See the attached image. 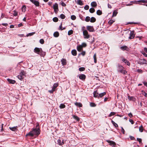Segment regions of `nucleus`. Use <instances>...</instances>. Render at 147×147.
Masks as SVG:
<instances>
[{"label": "nucleus", "mask_w": 147, "mask_h": 147, "mask_svg": "<svg viewBox=\"0 0 147 147\" xmlns=\"http://www.w3.org/2000/svg\"><path fill=\"white\" fill-rule=\"evenodd\" d=\"M77 3L80 5H83V3L81 1V0H78L77 1Z\"/></svg>", "instance_id": "obj_26"}, {"label": "nucleus", "mask_w": 147, "mask_h": 147, "mask_svg": "<svg viewBox=\"0 0 147 147\" xmlns=\"http://www.w3.org/2000/svg\"><path fill=\"white\" fill-rule=\"evenodd\" d=\"M73 33V31L72 30H71L68 31V34L69 35H70Z\"/></svg>", "instance_id": "obj_42"}, {"label": "nucleus", "mask_w": 147, "mask_h": 147, "mask_svg": "<svg viewBox=\"0 0 147 147\" xmlns=\"http://www.w3.org/2000/svg\"><path fill=\"white\" fill-rule=\"evenodd\" d=\"M13 12V14L14 16H16L18 15V12H17L15 10Z\"/></svg>", "instance_id": "obj_51"}, {"label": "nucleus", "mask_w": 147, "mask_h": 147, "mask_svg": "<svg viewBox=\"0 0 147 147\" xmlns=\"http://www.w3.org/2000/svg\"><path fill=\"white\" fill-rule=\"evenodd\" d=\"M93 58L94 59V62L96 63L97 62L96 56V53H95L93 56Z\"/></svg>", "instance_id": "obj_27"}, {"label": "nucleus", "mask_w": 147, "mask_h": 147, "mask_svg": "<svg viewBox=\"0 0 147 147\" xmlns=\"http://www.w3.org/2000/svg\"><path fill=\"white\" fill-rule=\"evenodd\" d=\"M34 51L35 53L40 55L42 54L43 53V51L41 48L36 47L34 49Z\"/></svg>", "instance_id": "obj_3"}, {"label": "nucleus", "mask_w": 147, "mask_h": 147, "mask_svg": "<svg viewBox=\"0 0 147 147\" xmlns=\"http://www.w3.org/2000/svg\"><path fill=\"white\" fill-rule=\"evenodd\" d=\"M58 86V84L57 83H55L54 84L52 88L53 89V90H54L55 91V89Z\"/></svg>", "instance_id": "obj_23"}, {"label": "nucleus", "mask_w": 147, "mask_h": 147, "mask_svg": "<svg viewBox=\"0 0 147 147\" xmlns=\"http://www.w3.org/2000/svg\"><path fill=\"white\" fill-rule=\"evenodd\" d=\"M121 131L123 132V134H125V130L122 127H121Z\"/></svg>", "instance_id": "obj_61"}, {"label": "nucleus", "mask_w": 147, "mask_h": 147, "mask_svg": "<svg viewBox=\"0 0 147 147\" xmlns=\"http://www.w3.org/2000/svg\"><path fill=\"white\" fill-rule=\"evenodd\" d=\"M17 77L20 80H22L23 79V77L20 74V75H19L17 76Z\"/></svg>", "instance_id": "obj_34"}, {"label": "nucleus", "mask_w": 147, "mask_h": 147, "mask_svg": "<svg viewBox=\"0 0 147 147\" xmlns=\"http://www.w3.org/2000/svg\"><path fill=\"white\" fill-rule=\"evenodd\" d=\"M117 13L116 11H114L113 12L112 16L113 17L117 15Z\"/></svg>", "instance_id": "obj_39"}, {"label": "nucleus", "mask_w": 147, "mask_h": 147, "mask_svg": "<svg viewBox=\"0 0 147 147\" xmlns=\"http://www.w3.org/2000/svg\"><path fill=\"white\" fill-rule=\"evenodd\" d=\"M143 83L144 85V86H146L147 87V82H143Z\"/></svg>", "instance_id": "obj_63"}, {"label": "nucleus", "mask_w": 147, "mask_h": 147, "mask_svg": "<svg viewBox=\"0 0 147 147\" xmlns=\"http://www.w3.org/2000/svg\"><path fill=\"white\" fill-rule=\"evenodd\" d=\"M138 72L139 73H142V70L141 69H138L137 70Z\"/></svg>", "instance_id": "obj_59"}, {"label": "nucleus", "mask_w": 147, "mask_h": 147, "mask_svg": "<svg viewBox=\"0 0 147 147\" xmlns=\"http://www.w3.org/2000/svg\"><path fill=\"white\" fill-rule=\"evenodd\" d=\"M26 74L25 71L24 70H22L20 73V74L22 76H24Z\"/></svg>", "instance_id": "obj_37"}, {"label": "nucleus", "mask_w": 147, "mask_h": 147, "mask_svg": "<svg viewBox=\"0 0 147 147\" xmlns=\"http://www.w3.org/2000/svg\"><path fill=\"white\" fill-rule=\"evenodd\" d=\"M73 117L74 119H76L77 121H78L79 120V118L77 116L74 115H73Z\"/></svg>", "instance_id": "obj_32"}, {"label": "nucleus", "mask_w": 147, "mask_h": 147, "mask_svg": "<svg viewBox=\"0 0 147 147\" xmlns=\"http://www.w3.org/2000/svg\"><path fill=\"white\" fill-rule=\"evenodd\" d=\"M89 8V6L88 5H86L84 7V9L85 10H88Z\"/></svg>", "instance_id": "obj_54"}, {"label": "nucleus", "mask_w": 147, "mask_h": 147, "mask_svg": "<svg viewBox=\"0 0 147 147\" xmlns=\"http://www.w3.org/2000/svg\"><path fill=\"white\" fill-rule=\"evenodd\" d=\"M65 107V105L63 104H61L59 106L60 109H63Z\"/></svg>", "instance_id": "obj_31"}, {"label": "nucleus", "mask_w": 147, "mask_h": 147, "mask_svg": "<svg viewBox=\"0 0 147 147\" xmlns=\"http://www.w3.org/2000/svg\"><path fill=\"white\" fill-rule=\"evenodd\" d=\"M61 5L65 7L66 6L65 4L63 2L61 3Z\"/></svg>", "instance_id": "obj_62"}, {"label": "nucleus", "mask_w": 147, "mask_h": 147, "mask_svg": "<svg viewBox=\"0 0 147 147\" xmlns=\"http://www.w3.org/2000/svg\"><path fill=\"white\" fill-rule=\"evenodd\" d=\"M106 141L109 143V145L113 147H114L116 145V144L115 142L113 141L107 140Z\"/></svg>", "instance_id": "obj_6"}, {"label": "nucleus", "mask_w": 147, "mask_h": 147, "mask_svg": "<svg viewBox=\"0 0 147 147\" xmlns=\"http://www.w3.org/2000/svg\"><path fill=\"white\" fill-rule=\"evenodd\" d=\"M115 112H111V113L109 115V117H111V116L112 115H115Z\"/></svg>", "instance_id": "obj_47"}, {"label": "nucleus", "mask_w": 147, "mask_h": 147, "mask_svg": "<svg viewBox=\"0 0 147 147\" xmlns=\"http://www.w3.org/2000/svg\"><path fill=\"white\" fill-rule=\"evenodd\" d=\"M94 96L95 98H99V94L97 92V91H94L93 93Z\"/></svg>", "instance_id": "obj_12"}, {"label": "nucleus", "mask_w": 147, "mask_h": 147, "mask_svg": "<svg viewBox=\"0 0 147 147\" xmlns=\"http://www.w3.org/2000/svg\"><path fill=\"white\" fill-rule=\"evenodd\" d=\"M124 67L122 65H119L118 68V71L122 73L123 74H125L127 73V71L123 70Z\"/></svg>", "instance_id": "obj_2"}, {"label": "nucleus", "mask_w": 147, "mask_h": 147, "mask_svg": "<svg viewBox=\"0 0 147 147\" xmlns=\"http://www.w3.org/2000/svg\"><path fill=\"white\" fill-rule=\"evenodd\" d=\"M86 29L90 32H93L94 31V29L92 26H87L86 27Z\"/></svg>", "instance_id": "obj_7"}, {"label": "nucleus", "mask_w": 147, "mask_h": 147, "mask_svg": "<svg viewBox=\"0 0 147 147\" xmlns=\"http://www.w3.org/2000/svg\"><path fill=\"white\" fill-rule=\"evenodd\" d=\"M30 1L34 3L36 6H38L39 5V3L38 1L36 0H30Z\"/></svg>", "instance_id": "obj_9"}, {"label": "nucleus", "mask_w": 147, "mask_h": 147, "mask_svg": "<svg viewBox=\"0 0 147 147\" xmlns=\"http://www.w3.org/2000/svg\"><path fill=\"white\" fill-rule=\"evenodd\" d=\"M23 26V24L22 23H20V24H18V27H20L21 26Z\"/></svg>", "instance_id": "obj_64"}, {"label": "nucleus", "mask_w": 147, "mask_h": 147, "mask_svg": "<svg viewBox=\"0 0 147 147\" xmlns=\"http://www.w3.org/2000/svg\"><path fill=\"white\" fill-rule=\"evenodd\" d=\"M53 7L55 12L57 13L59 11L58 4L55 3L53 5Z\"/></svg>", "instance_id": "obj_5"}, {"label": "nucleus", "mask_w": 147, "mask_h": 147, "mask_svg": "<svg viewBox=\"0 0 147 147\" xmlns=\"http://www.w3.org/2000/svg\"><path fill=\"white\" fill-rule=\"evenodd\" d=\"M7 80V81L10 84H14L16 82L15 81L12 80L9 78H8Z\"/></svg>", "instance_id": "obj_16"}, {"label": "nucleus", "mask_w": 147, "mask_h": 147, "mask_svg": "<svg viewBox=\"0 0 147 147\" xmlns=\"http://www.w3.org/2000/svg\"><path fill=\"white\" fill-rule=\"evenodd\" d=\"M57 142L59 145H62L64 144V142H63V140L61 142V140L59 139L57 140Z\"/></svg>", "instance_id": "obj_18"}, {"label": "nucleus", "mask_w": 147, "mask_h": 147, "mask_svg": "<svg viewBox=\"0 0 147 147\" xmlns=\"http://www.w3.org/2000/svg\"><path fill=\"white\" fill-rule=\"evenodd\" d=\"M134 31L133 30L131 31L130 34V36L129 37V39H131L133 38L135 36V34H134Z\"/></svg>", "instance_id": "obj_8"}, {"label": "nucleus", "mask_w": 147, "mask_h": 147, "mask_svg": "<svg viewBox=\"0 0 147 147\" xmlns=\"http://www.w3.org/2000/svg\"><path fill=\"white\" fill-rule=\"evenodd\" d=\"M106 94V92H105L99 94V98H101L103 96Z\"/></svg>", "instance_id": "obj_19"}, {"label": "nucleus", "mask_w": 147, "mask_h": 147, "mask_svg": "<svg viewBox=\"0 0 147 147\" xmlns=\"http://www.w3.org/2000/svg\"><path fill=\"white\" fill-rule=\"evenodd\" d=\"M89 11L91 13H93L95 11V9L94 8H92L89 9Z\"/></svg>", "instance_id": "obj_35"}, {"label": "nucleus", "mask_w": 147, "mask_h": 147, "mask_svg": "<svg viewBox=\"0 0 147 147\" xmlns=\"http://www.w3.org/2000/svg\"><path fill=\"white\" fill-rule=\"evenodd\" d=\"M137 141H138L140 143H142V140L141 139L137 138Z\"/></svg>", "instance_id": "obj_52"}, {"label": "nucleus", "mask_w": 147, "mask_h": 147, "mask_svg": "<svg viewBox=\"0 0 147 147\" xmlns=\"http://www.w3.org/2000/svg\"><path fill=\"white\" fill-rule=\"evenodd\" d=\"M128 99L130 100H132L133 101H135L136 100L134 96H128Z\"/></svg>", "instance_id": "obj_13"}, {"label": "nucleus", "mask_w": 147, "mask_h": 147, "mask_svg": "<svg viewBox=\"0 0 147 147\" xmlns=\"http://www.w3.org/2000/svg\"><path fill=\"white\" fill-rule=\"evenodd\" d=\"M129 121L132 124H133L134 123V122L132 119H129Z\"/></svg>", "instance_id": "obj_57"}, {"label": "nucleus", "mask_w": 147, "mask_h": 147, "mask_svg": "<svg viewBox=\"0 0 147 147\" xmlns=\"http://www.w3.org/2000/svg\"><path fill=\"white\" fill-rule=\"evenodd\" d=\"M83 48L82 45H80L77 47V50L79 51H81L82 50Z\"/></svg>", "instance_id": "obj_14"}, {"label": "nucleus", "mask_w": 147, "mask_h": 147, "mask_svg": "<svg viewBox=\"0 0 147 147\" xmlns=\"http://www.w3.org/2000/svg\"><path fill=\"white\" fill-rule=\"evenodd\" d=\"M85 21L86 22H88L90 20V18L89 16H86L85 19Z\"/></svg>", "instance_id": "obj_29"}, {"label": "nucleus", "mask_w": 147, "mask_h": 147, "mask_svg": "<svg viewBox=\"0 0 147 147\" xmlns=\"http://www.w3.org/2000/svg\"><path fill=\"white\" fill-rule=\"evenodd\" d=\"M9 129L11 130L14 131H16L17 130V127H9Z\"/></svg>", "instance_id": "obj_28"}, {"label": "nucleus", "mask_w": 147, "mask_h": 147, "mask_svg": "<svg viewBox=\"0 0 147 147\" xmlns=\"http://www.w3.org/2000/svg\"><path fill=\"white\" fill-rule=\"evenodd\" d=\"M86 54V52L85 51H83L82 53H81L79 55L81 54L83 56H84Z\"/></svg>", "instance_id": "obj_55"}, {"label": "nucleus", "mask_w": 147, "mask_h": 147, "mask_svg": "<svg viewBox=\"0 0 147 147\" xmlns=\"http://www.w3.org/2000/svg\"><path fill=\"white\" fill-rule=\"evenodd\" d=\"M71 53L74 56H76L77 55V52L76 50H73L71 51Z\"/></svg>", "instance_id": "obj_21"}, {"label": "nucleus", "mask_w": 147, "mask_h": 147, "mask_svg": "<svg viewBox=\"0 0 147 147\" xmlns=\"http://www.w3.org/2000/svg\"><path fill=\"white\" fill-rule=\"evenodd\" d=\"M91 5L94 7H96L97 6L96 3L95 1L92 2L91 3Z\"/></svg>", "instance_id": "obj_25"}, {"label": "nucleus", "mask_w": 147, "mask_h": 147, "mask_svg": "<svg viewBox=\"0 0 147 147\" xmlns=\"http://www.w3.org/2000/svg\"><path fill=\"white\" fill-rule=\"evenodd\" d=\"M111 122L115 127H118V125L115 123L113 121L111 120Z\"/></svg>", "instance_id": "obj_33"}, {"label": "nucleus", "mask_w": 147, "mask_h": 147, "mask_svg": "<svg viewBox=\"0 0 147 147\" xmlns=\"http://www.w3.org/2000/svg\"><path fill=\"white\" fill-rule=\"evenodd\" d=\"M62 64L63 65H65L66 64V60L64 59H62L61 60Z\"/></svg>", "instance_id": "obj_15"}, {"label": "nucleus", "mask_w": 147, "mask_h": 147, "mask_svg": "<svg viewBox=\"0 0 147 147\" xmlns=\"http://www.w3.org/2000/svg\"><path fill=\"white\" fill-rule=\"evenodd\" d=\"M59 33L58 32H55L53 34V36L55 37H57L59 36Z\"/></svg>", "instance_id": "obj_22"}, {"label": "nucleus", "mask_w": 147, "mask_h": 147, "mask_svg": "<svg viewBox=\"0 0 147 147\" xmlns=\"http://www.w3.org/2000/svg\"><path fill=\"white\" fill-rule=\"evenodd\" d=\"M35 34L34 32H33L32 33H29L27 35V36H30L33 35L34 34Z\"/></svg>", "instance_id": "obj_49"}, {"label": "nucleus", "mask_w": 147, "mask_h": 147, "mask_svg": "<svg viewBox=\"0 0 147 147\" xmlns=\"http://www.w3.org/2000/svg\"><path fill=\"white\" fill-rule=\"evenodd\" d=\"M131 2H133L132 1H131ZM134 3H135V4H138V3H146V1L145 0H139L138 1H134L133 2Z\"/></svg>", "instance_id": "obj_11"}, {"label": "nucleus", "mask_w": 147, "mask_h": 147, "mask_svg": "<svg viewBox=\"0 0 147 147\" xmlns=\"http://www.w3.org/2000/svg\"><path fill=\"white\" fill-rule=\"evenodd\" d=\"M75 105L76 106L79 107H81L82 106V104L80 102H76L75 103Z\"/></svg>", "instance_id": "obj_20"}, {"label": "nucleus", "mask_w": 147, "mask_h": 147, "mask_svg": "<svg viewBox=\"0 0 147 147\" xmlns=\"http://www.w3.org/2000/svg\"><path fill=\"white\" fill-rule=\"evenodd\" d=\"M114 22V20H111L109 21L108 23L109 25H111Z\"/></svg>", "instance_id": "obj_38"}, {"label": "nucleus", "mask_w": 147, "mask_h": 147, "mask_svg": "<svg viewBox=\"0 0 147 147\" xmlns=\"http://www.w3.org/2000/svg\"><path fill=\"white\" fill-rule=\"evenodd\" d=\"M54 91H55L54 90H53V89L52 88L51 90H49L48 91V92L51 93H52Z\"/></svg>", "instance_id": "obj_58"}, {"label": "nucleus", "mask_w": 147, "mask_h": 147, "mask_svg": "<svg viewBox=\"0 0 147 147\" xmlns=\"http://www.w3.org/2000/svg\"><path fill=\"white\" fill-rule=\"evenodd\" d=\"M142 93L143 95H144L146 97H147V93H146V92H145L144 90L142 91Z\"/></svg>", "instance_id": "obj_36"}, {"label": "nucleus", "mask_w": 147, "mask_h": 147, "mask_svg": "<svg viewBox=\"0 0 147 147\" xmlns=\"http://www.w3.org/2000/svg\"><path fill=\"white\" fill-rule=\"evenodd\" d=\"M78 76H79V77L80 79L82 80H85L86 78V76L84 74H80Z\"/></svg>", "instance_id": "obj_10"}, {"label": "nucleus", "mask_w": 147, "mask_h": 147, "mask_svg": "<svg viewBox=\"0 0 147 147\" xmlns=\"http://www.w3.org/2000/svg\"><path fill=\"white\" fill-rule=\"evenodd\" d=\"M122 60L123 62H124L125 63H126V62H127V60L125 58H123Z\"/></svg>", "instance_id": "obj_53"}, {"label": "nucleus", "mask_w": 147, "mask_h": 147, "mask_svg": "<svg viewBox=\"0 0 147 147\" xmlns=\"http://www.w3.org/2000/svg\"><path fill=\"white\" fill-rule=\"evenodd\" d=\"M90 105L91 107H95L96 105L94 103L91 102L90 103Z\"/></svg>", "instance_id": "obj_46"}, {"label": "nucleus", "mask_w": 147, "mask_h": 147, "mask_svg": "<svg viewBox=\"0 0 147 147\" xmlns=\"http://www.w3.org/2000/svg\"><path fill=\"white\" fill-rule=\"evenodd\" d=\"M58 20V18L57 17H54L53 18V21L55 22H57Z\"/></svg>", "instance_id": "obj_43"}, {"label": "nucleus", "mask_w": 147, "mask_h": 147, "mask_svg": "<svg viewBox=\"0 0 147 147\" xmlns=\"http://www.w3.org/2000/svg\"><path fill=\"white\" fill-rule=\"evenodd\" d=\"M96 13L98 15H100L102 14V11L100 10H98L96 11Z\"/></svg>", "instance_id": "obj_30"}, {"label": "nucleus", "mask_w": 147, "mask_h": 147, "mask_svg": "<svg viewBox=\"0 0 147 147\" xmlns=\"http://www.w3.org/2000/svg\"><path fill=\"white\" fill-rule=\"evenodd\" d=\"M40 42L42 44H43L44 43V40L42 39H40Z\"/></svg>", "instance_id": "obj_50"}, {"label": "nucleus", "mask_w": 147, "mask_h": 147, "mask_svg": "<svg viewBox=\"0 0 147 147\" xmlns=\"http://www.w3.org/2000/svg\"><path fill=\"white\" fill-rule=\"evenodd\" d=\"M83 34L85 38H88L90 37V35L88 34V31L86 30H83Z\"/></svg>", "instance_id": "obj_4"}, {"label": "nucleus", "mask_w": 147, "mask_h": 147, "mask_svg": "<svg viewBox=\"0 0 147 147\" xmlns=\"http://www.w3.org/2000/svg\"><path fill=\"white\" fill-rule=\"evenodd\" d=\"M128 115L129 117L130 118L131 117L133 116L132 114L131 113H130L128 114Z\"/></svg>", "instance_id": "obj_60"}, {"label": "nucleus", "mask_w": 147, "mask_h": 147, "mask_svg": "<svg viewBox=\"0 0 147 147\" xmlns=\"http://www.w3.org/2000/svg\"><path fill=\"white\" fill-rule=\"evenodd\" d=\"M71 19L72 20H75L76 19V16L74 15H72L71 16Z\"/></svg>", "instance_id": "obj_45"}, {"label": "nucleus", "mask_w": 147, "mask_h": 147, "mask_svg": "<svg viewBox=\"0 0 147 147\" xmlns=\"http://www.w3.org/2000/svg\"><path fill=\"white\" fill-rule=\"evenodd\" d=\"M121 49L124 51V50H127L128 48L126 46H123L121 47H120Z\"/></svg>", "instance_id": "obj_17"}, {"label": "nucleus", "mask_w": 147, "mask_h": 147, "mask_svg": "<svg viewBox=\"0 0 147 147\" xmlns=\"http://www.w3.org/2000/svg\"><path fill=\"white\" fill-rule=\"evenodd\" d=\"M60 17L62 19H64L65 17V16L62 14L60 15Z\"/></svg>", "instance_id": "obj_44"}, {"label": "nucleus", "mask_w": 147, "mask_h": 147, "mask_svg": "<svg viewBox=\"0 0 147 147\" xmlns=\"http://www.w3.org/2000/svg\"><path fill=\"white\" fill-rule=\"evenodd\" d=\"M139 131L140 132H143V126H142V125H141V126H140V127H139Z\"/></svg>", "instance_id": "obj_40"}, {"label": "nucleus", "mask_w": 147, "mask_h": 147, "mask_svg": "<svg viewBox=\"0 0 147 147\" xmlns=\"http://www.w3.org/2000/svg\"><path fill=\"white\" fill-rule=\"evenodd\" d=\"M26 7L25 5H24L22 7V10L23 11L25 12L26 10Z\"/></svg>", "instance_id": "obj_41"}, {"label": "nucleus", "mask_w": 147, "mask_h": 147, "mask_svg": "<svg viewBox=\"0 0 147 147\" xmlns=\"http://www.w3.org/2000/svg\"><path fill=\"white\" fill-rule=\"evenodd\" d=\"M96 21V18L94 17H92L90 18V22L92 23L95 22Z\"/></svg>", "instance_id": "obj_24"}, {"label": "nucleus", "mask_w": 147, "mask_h": 147, "mask_svg": "<svg viewBox=\"0 0 147 147\" xmlns=\"http://www.w3.org/2000/svg\"><path fill=\"white\" fill-rule=\"evenodd\" d=\"M40 130L39 125H37L36 126L35 128L33 129L32 130L29 132L26 135V136H30L33 137L34 135L38 136L40 133Z\"/></svg>", "instance_id": "obj_1"}, {"label": "nucleus", "mask_w": 147, "mask_h": 147, "mask_svg": "<svg viewBox=\"0 0 147 147\" xmlns=\"http://www.w3.org/2000/svg\"><path fill=\"white\" fill-rule=\"evenodd\" d=\"M85 69L84 67H81L79 68V70L80 71H83L85 70Z\"/></svg>", "instance_id": "obj_48"}, {"label": "nucleus", "mask_w": 147, "mask_h": 147, "mask_svg": "<svg viewBox=\"0 0 147 147\" xmlns=\"http://www.w3.org/2000/svg\"><path fill=\"white\" fill-rule=\"evenodd\" d=\"M82 46V47H86V43H83L82 45H81Z\"/></svg>", "instance_id": "obj_56"}]
</instances>
